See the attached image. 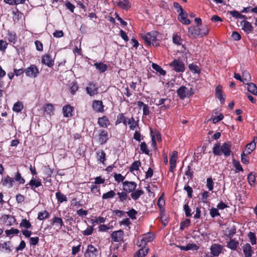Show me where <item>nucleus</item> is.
I'll return each instance as SVG.
<instances>
[{
    "instance_id": "obj_1",
    "label": "nucleus",
    "mask_w": 257,
    "mask_h": 257,
    "mask_svg": "<svg viewBox=\"0 0 257 257\" xmlns=\"http://www.w3.org/2000/svg\"><path fill=\"white\" fill-rule=\"evenodd\" d=\"M231 147L230 142H225L222 145H220L219 143H216L213 148V153L216 156H220L223 155L225 157H227L232 153Z\"/></svg>"
},
{
    "instance_id": "obj_2",
    "label": "nucleus",
    "mask_w": 257,
    "mask_h": 257,
    "mask_svg": "<svg viewBox=\"0 0 257 257\" xmlns=\"http://www.w3.org/2000/svg\"><path fill=\"white\" fill-rule=\"evenodd\" d=\"M159 33L156 31H152L148 33L146 35L143 36L142 39L144 40L145 43L148 46H151V43L154 46H158L159 45L157 42L158 40V36Z\"/></svg>"
},
{
    "instance_id": "obj_3",
    "label": "nucleus",
    "mask_w": 257,
    "mask_h": 257,
    "mask_svg": "<svg viewBox=\"0 0 257 257\" xmlns=\"http://www.w3.org/2000/svg\"><path fill=\"white\" fill-rule=\"evenodd\" d=\"M177 96L181 99H184L185 98H188L194 94V89L191 87L188 88L185 86H180L177 90Z\"/></svg>"
},
{
    "instance_id": "obj_4",
    "label": "nucleus",
    "mask_w": 257,
    "mask_h": 257,
    "mask_svg": "<svg viewBox=\"0 0 257 257\" xmlns=\"http://www.w3.org/2000/svg\"><path fill=\"white\" fill-rule=\"evenodd\" d=\"M169 65L176 72H183L185 70V64L180 59H174Z\"/></svg>"
},
{
    "instance_id": "obj_5",
    "label": "nucleus",
    "mask_w": 257,
    "mask_h": 257,
    "mask_svg": "<svg viewBox=\"0 0 257 257\" xmlns=\"http://www.w3.org/2000/svg\"><path fill=\"white\" fill-rule=\"evenodd\" d=\"M1 220L5 226L8 227L18 223L15 217L11 215H3L1 218Z\"/></svg>"
},
{
    "instance_id": "obj_6",
    "label": "nucleus",
    "mask_w": 257,
    "mask_h": 257,
    "mask_svg": "<svg viewBox=\"0 0 257 257\" xmlns=\"http://www.w3.org/2000/svg\"><path fill=\"white\" fill-rule=\"evenodd\" d=\"M26 75L31 78H36L39 74V69L37 67L34 65H31L29 67L25 69Z\"/></svg>"
},
{
    "instance_id": "obj_7",
    "label": "nucleus",
    "mask_w": 257,
    "mask_h": 257,
    "mask_svg": "<svg viewBox=\"0 0 257 257\" xmlns=\"http://www.w3.org/2000/svg\"><path fill=\"white\" fill-rule=\"evenodd\" d=\"M137 184L133 181H125L122 183L123 190L126 192H133L137 188Z\"/></svg>"
},
{
    "instance_id": "obj_8",
    "label": "nucleus",
    "mask_w": 257,
    "mask_h": 257,
    "mask_svg": "<svg viewBox=\"0 0 257 257\" xmlns=\"http://www.w3.org/2000/svg\"><path fill=\"white\" fill-rule=\"evenodd\" d=\"M42 185V183L40 179L32 177L30 182L26 185V188H30L31 190L36 192V188Z\"/></svg>"
},
{
    "instance_id": "obj_9",
    "label": "nucleus",
    "mask_w": 257,
    "mask_h": 257,
    "mask_svg": "<svg viewBox=\"0 0 257 257\" xmlns=\"http://www.w3.org/2000/svg\"><path fill=\"white\" fill-rule=\"evenodd\" d=\"M98 87L96 83L90 82L88 83V86L86 88L87 94L92 96L98 94Z\"/></svg>"
},
{
    "instance_id": "obj_10",
    "label": "nucleus",
    "mask_w": 257,
    "mask_h": 257,
    "mask_svg": "<svg viewBox=\"0 0 257 257\" xmlns=\"http://www.w3.org/2000/svg\"><path fill=\"white\" fill-rule=\"evenodd\" d=\"M223 246L218 243H213L210 248V253L215 256H218L222 252Z\"/></svg>"
},
{
    "instance_id": "obj_11",
    "label": "nucleus",
    "mask_w": 257,
    "mask_h": 257,
    "mask_svg": "<svg viewBox=\"0 0 257 257\" xmlns=\"http://www.w3.org/2000/svg\"><path fill=\"white\" fill-rule=\"evenodd\" d=\"M14 183V179L13 178L7 175L2 177L0 183L4 187L11 188L13 186Z\"/></svg>"
},
{
    "instance_id": "obj_12",
    "label": "nucleus",
    "mask_w": 257,
    "mask_h": 257,
    "mask_svg": "<svg viewBox=\"0 0 257 257\" xmlns=\"http://www.w3.org/2000/svg\"><path fill=\"white\" fill-rule=\"evenodd\" d=\"M42 63L49 67H52L54 64V60L50 54L44 55L42 57Z\"/></svg>"
},
{
    "instance_id": "obj_13",
    "label": "nucleus",
    "mask_w": 257,
    "mask_h": 257,
    "mask_svg": "<svg viewBox=\"0 0 257 257\" xmlns=\"http://www.w3.org/2000/svg\"><path fill=\"white\" fill-rule=\"evenodd\" d=\"M123 231L122 230L113 231L111 234L112 240L113 242H120L123 240Z\"/></svg>"
},
{
    "instance_id": "obj_14",
    "label": "nucleus",
    "mask_w": 257,
    "mask_h": 257,
    "mask_svg": "<svg viewBox=\"0 0 257 257\" xmlns=\"http://www.w3.org/2000/svg\"><path fill=\"white\" fill-rule=\"evenodd\" d=\"M179 21L184 25H189L191 23V21L187 18V14L184 11L179 13L178 16Z\"/></svg>"
},
{
    "instance_id": "obj_15",
    "label": "nucleus",
    "mask_w": 257,
    "mask_h": 257,
    "mask_svg": "<svg viewBox=\"0 0 257 257\" xmlns=\"http://www.w3.org/2000/svg\"><path fill=\"white\" fill-rule=\"evenodd\" d=\"M242 30L246 33H251L253 31V27L251 23L246 20H243L240 22Z\"/></svg>"
},
{
    "instance_id": "obj_16",
    "label": "nucleus",
    "mask_w": 257,
    "mask_h": 257,
    "mask_svg": "<svg viewBox=\"0 0 257 257\" xmlns=\"http://www.w3.org/2000/svg\"><path fill=\"white\" fill-rule=\"evenodd\" d=\"M51 225L52 226H56L58 228V230L60 229L63 226H64L63 221L61 217L54 216L51 219Z\"/></svg>"
},
{
    "instance_id": "obj_17",
    "label": "nucleus",
    "mask_w": 257,
    "mask_h": 257,
    "mask_svg": "<svg viewBox=\"0 0 257 257\" xmlns=\"http://www.w3.org/2000/svg\"><path fill=\"white\" fill-rule=\"evenodd\" d=\"M62 111L64 117H71L73 115L72 113L74 111V107L69 104L66 105L63 107Z\"/></svg>"
},
{
    "instance_id": "obj_18",
    "label": "nucleus",
    "mask_w": 257,
    "mask_h": 257,
    "mask_svg": "<svg viewBox=\"0 0 257 257\" xmlns=\"http://www.w3.org/2000/svg\"><path fill=\"white\" fill-rule=\"evenodd\" d=\"M104 106L102 102L99 100H94L92 103V108L96 112H101L104 111Z\"/></svg>"
},
{
    "instance_id": "obj_19",
    "label": "nucleus",
    "mask_w": 257,
    "mask_h": 257,
    "mask_svg": "<svg viewBox=\"0 0 257 257\" xmlns=\"http://www.w3.org/2000/svg\"><path fill=\"white\" fill-rule=\"evenodd\" d=\"M243 253L245 257H251L253 252L249 243L245 244L242 247Z\"/></svg>"
},
{
    "instance_id": "obj_20",
    "label": "nucleus",
    "mask_w": 257,
    "mask_h": 257,
    "mask_svg": "<svg viewBox=\"0 0 257 257\" xmlns=\"http://www.w3.org/2000/svg\"><path fill=\"white\" fill-rule=\"evenodd\" d=\"M108 139V133L105 130H101L99 135V142L101 144H104Z\"/></svg>"
},
{
    "instance_id": "obj_21",
    "label": "nucleus",
    "mask_w": 257,
    "mask_h": 257,
    "mask_svg": "<svg viewBox=\"0 0 257 257\" xmlns=\"http://www.w3.org/2000/svg\"><path fill=\"white\" fill-rule=\"evenodd\" d=\"M98 124L102 127H107L110 125V122L106 116H103L98 119Z\"/></svg>"
},
{
    "instance_id": "obj_22",
    "label": "nucleus",
    "mask_w": 257,
    "mask_h": 257,
    "mask_svg": "<svg viewBox=\"0 0 257 257\" xmlns=\"http://www.w3.org/2000/svg\"><path fill=\"white\" fill-rule=\"evenodd\" d=\"M196 26H191L188 28V36L191 38L196 39L198 37Z\"/></svg>"
},
{
    "instance_id": "obj_23",
    "label": "nucleus",
    "mask_w": 257,
    "mask_h": 257,
    "mask_svg": "<svg viewBox=\"0 0 257 257\" xmlns=\"http://www.w3.org/2000/svg\"><path fill=\"white\" fill-rule=\"evenodd\" d=\"M215 95L220 100L221 103H223L224 102L225 98L224 95L222 94L221 87L220 85L217 86L216 88Z\"/></svg>"
},
{
    "instance_id": "obj_24",
    "label": "nucleus",
    "mask_w": 257,
    "mask_h": 257,
    "mask_svg": "<svg viewBox=\"0 0 257 257\" xmlns=\"http://www.w3.org/2000/svg\"><path fill=\"white\" fill-rule=\"evenodd\" d=\"M239 245V242L235 239H230L227 243L226 246L233 250H236Z\"/></svg>"
},
{
    "instance_id": "obj_25",
    "label": "nucleus",
    "mask_w": 257,
    "mask_h": 257,
    "mask_svg": "<svg viewBox=\"0 0 257 257\" xmlns=\"http://www.w3.org/2000/svg\"><path fill=\"white\" fill-rule=\"evenodd\" d=\"M117 4L123 10H127L131 8V4L128 0H118Z\"/></svg>"
},
{
    "instance_id": "obj_26",
    "label": "nucleus",
    "mask_w": 257,
    "mask_h": 257,
    "mask_svg": "<svg viewBox=\"0 0 257 257\" xmlns=\"http://www.w3.org/2000/svg\"><path fill=\"white\" fill-rule=\"evenodd\" d=\"M137 105L140 107H143V113L144 115L147 116L150 114L149 107L147 104H145L143 101H139L137 102Z\"/></svg>"
},
{
    "instance_id": "obj_27",
    "label": "nucleus",
    "mask_w": 257,
    "mask_h": 257,
    "mask_svg": "<svg viewBox=\"0 0 257 257\" xmlns=\"http://www.w3.org/2000/svg\"><path fill=\"white\" fill-rule=\"evenodd\" d=\"M11 241H6L3 243L0 244V250L2 251H6L7 252H11L12 249H11Z\"/></svg>"
},
{
    "instance_id": "obj_28",
    "label": "nucleus",
    "mask_w": 257,
    "mask_h": 257,
    "mask_svg": "<svg viewBox=\"0 0 257 257\" xmlns=\"http://www.w3.org/2000/svg\"><path fill=\"white\" fill-rule=\"evenodd\" d=\"M97 160L98 161L104 165V162L106 161V154L103 150L98 151L96 152Z\"/></svg>"
},
{
    "instance_id": "obj_29",
    "label": "nucleus",
    "mask_w": 257,
    "mask_h": 257,
    "mask_svg": "<svg viewBox=\"0 0 257 257\" xmlns=\"http://www.w3.org/2000/svg\"><path fill=\"white\" fill-rule=\"evenodd\" d=\"M120 123H123L124 125H126L127 121L126 117L124 116L122 113H119L117 115L116 120L115 121V125H117Z\"/></svg>"
},
{
    "instance_id": "obj_30",
    "label": "nucleus",
    "mask_w": 257,
    "mask_h": 257,
    "mask_svg": "<svg viewBox=\"0 0 257 257\" xmlns=\"http://www.w3.org/2000/svg\"><path fill=\"white\" fill-rule=\"evenodd\" d=\"M5 232L7 236L12 237L15 235H18L20 232V230L12 227L10 229L6 230Z\"/></svg>"
},
{
    "instance_id": "obj_31",
    "label": "nucleus",
    "mask_w": 257,
    "mask_h": 257,
    "mask_svg": "<svg viewBox=\"0 0 257 257\" xmlns=\"http://www.w3.org/2000/svg\"><path fill=\"white\" fill-rule=\"evenodd\" d=\"M144 191L141 189L135 190L131 194L132 198L134 200H138L143 194Z\"/></svg>"
},
{
    "instance_id": "obj_32",
    "label": "nucleus",
    "mask_w": 257,
    "mask_h": 257,
    "mask_svg": "<svg viewBox=\"0 0 257 257\" xmlns=\"http://www.w3.org/2000/svg\"><path fill=\"white\" fill-rule=\"evenodd\" d=\"M148 247L142 248L134 254V257H144L148 253Z\"/></svg>"
},
{
    "instance_id": "obj_33",
    "label": "nucleus",
    "mask_w": 257,
    "mask_h": 257,
    "mask_svg": "<svg viewBox=\"0 0 257 257\" xmlns=\"http://www.w3.org/2000/svg\"><path fill=\"white\" fill-rule=\"evenodd\" d=\"M87 253H91L92 257H96L97 255L98 250L92 245H88L87 249Z\"/></svg>"
},
{
    "instance_id": "obj_34",
    "label": "nucleus",
    "mask_w": 257,
    "mask_h": 257,
    "mask_svg": "<svg viewBox=\"0 0 257 257\" xmlns=\"http://www.w3.org/2000/svg\"><path fill=\"white\" fill-rule=\"evenodd\" d=\"M56 197L58 202L59 203H62L63 202H66L67 201V197L60 191H58L56 193Z\"/></svg>"
},
{
    "instance_id": "obj_35",
    "label": "nucleus",
    "mask_w": 257,
    "mask_h": 257,
    "mask_svg": "<svg viewBox=\"0 0 257 257\" xmlns=\"http://www.w3.org/2000/svg\"><path fill=\"white\" fill-rule=\"evenodd\" d=\"M32 225L30 221L27 219H22L20 223V227L21 228H24V229H29L31 228Z\"/></svg>"
},
{
    "instance_id": "obj_36",
    "label": "nucleus",
    "mask_w": 257,
    "mask_h": 257,
    "mask_svg": "<svg viewBox=\"0 0 257 257\" xmlns=\"http://www.w3.org/2000/svg\"><path fill=\"white\" fill-rule=\"evenodd\" d=\"M247 90L252 94L257 95V86L253 83H247Z\"/></svg>"
},
{
    "instance_id": "obj_37",
    "label": "nucleus",
    "mask_w": 257,
    "mask_h": 257,
    "mask_svg": "<svg viewBox=\"0 0 257 257\" xmlns=\"http://www.w3.org/2000/svg\"><path fill=\"white\" fill-rule=\"evenodd\" d=\"M8 40L10 42L15 44L17 41L16 33L14 31L8 32Z\"/></svg>"
},
{
    "instance_id": "obj_38",
    "label": "nucleus",
    "mask_w": 257,
    "mask_h": 257,
    "mask_svg": "<svg viewBox=\"0 0 257 257\" xmlns=\"http://www.w3.org/2000/svg\"><path fill=\"white\" fill-rule=\"evenodd\" d=\"M94 66L98 70L100 73H103L105 72L107 69V66L106 64L103 63H94Z\"/></svg>"
},
{
    "instance_id": "obj_39",
    "label": "nucleus",
    "mask_w": 257,
    "mask_h": 257,
    "mask_svg": "<svg viewBox=\"0 0 257 257\" xmlns=\"http://www.w3.org/2000/svg\"><path fill=\"white\" fill-rule=\"evenodd\" d=\"M141 166V163L140 161L134 162L130 167V171L133 172L135 171H138Z\"/></svg>"
},
{
    "instance_id": "obj_40",
    "label": "nucleus",
    "mask_w": 257,
    "mask_h": 257,
    "mask_svg": "<svg viewBox=\"0 0 257 257\" xmlns=\"http://www.w3.org/2000/svg\"><path fill=\"white\" fill-rule=\"evenodd\" d=\"M227 233L225 234L226 236L231 238L236 233V226L233 225L230 228H227L226 230Z\"/></svg>"
},
{
    "instance_id": "obj_41",
    "label": "nucleus",
    "mask_w": 257,
    "mask_h": 257,
    "mask_svg": "<svg viewBox=\"0 0 257 257\" xmlns=\"http://www.w3.org/2000/svg\"><path fill=\"white\" fill-rule=\"evenodd\" d=\"M127 123L129 125L130 128L131 130H134L136 127L138 126V123L137 121H135L133 117L129 118Z\"/></svg>"
},
{
    "instance_id": "obj_42",
    "label": "nucleus",
    "mask_w": 257,
    "mask_h": 257,
    "mask_svg": "<svg viewBox=\"0 0 257 257\" xmlns=\"http://www.w3.org/2000/svg\"><path fill=\"white\" fill-rule=\"evenodd\" d=\"M13 179L14 181L18 182L20 184H24L25 183V180L22 177L19 171L15 174Z\"/></svg>"
},
{
    "instance_id": "obj_43",
    "label": "nucleus",
    "mask_w": 257,
    "mask_h": 257,
    "mask_svg": "<svg viewBox=\"0 0 257 257\" xmlns=\"http://www.w3.org/2000/svg\"><path fill=\"white\" fill-rule=\"evenodd\" d=\"M50 216L49 213L47 210H44L42 212L38 213L37 219L40 220L48 218Z\"/></svg>"
},
{
    "instance_id": "obj_44",
    "label": "nucleus",
    "mask_w": 257,
    "mask_h": 257,
    "mask_svg": "<svg viewBox=\"0 0 257 257\" xmlns=\"http://www.w3.org/2000/svg\"><path fill=\"white\" fill-rule=\"evenodd\" d=\"M23 108L24 106L23 103L21 101H18L14 104L13 110L15 112H19L23 109Z\"/></svg>"
},
{
    "instance_id": "obj_45",
    "label": "nucleus",
    "mask_w": 257,
    "mask_h": 257,
    "mask_svg": "<svg viewBox=\"0 0 257 257\" xmlns=\"http://www.w3.org/2000/svg\"><path fill=\"white\" fill-rule=\"evenodd\" d=\"M115 193L113 190H110L105 193H104L102 196V199H108L113 198L115 195Z\"/></svg>"
},
{
    "instance_id": "obj_46",
    "label": "nucleus",
    "mask_w": 257,
    "mask_h": 257,
    "mask_svg": "<svg viewBox=\"0 0 257 257\" xmlns=\"http://www.w3.org/2000/svg\"><path fill=\"white\" fill-rule=\"evenodd\" d=\"M256 148V143L251 142L246 146V151L248 154H250Z\"/></svg>"
},
{
    "instance_id": "obj_47",
    "label": "nucleus",
    "mask_w": 257,
    "mask_h": 257,
    "mask_svg": "<svg viewBox=\"0 0 257 257\" xmlns=\"http://www.w3.org/2000/svg\"><path fill=\"white\" fill-rule=\"evenodd\" d=\"M153 68L157 72L162 75H165L166 74V71L164 70L161 66L157 64H152Z\"/></svg>"
},
{
    "instance_id": "obj_48",
    "label": "nucleus",
    "mask_w": 257,
    "mask_h": 257,
    "mask_svg": "<svg viewBox=\"0 0 257 257\" xmlns=\"http://www.w3.org/2000/svg\"><path fill=\"white\" fill-rule=\"evenodd\" d=\"M189 69L191 72L194 73H199L200 72V70L199 67L193 63L190 64L188 66Z\"/></svg>"
},
{
    "instance_id": "obj_49",
    "label": "nucleus",
    "mask_w": 257,
    "mask_h": 257,
    "mask_svg": "<svg viewBox=\"0 0 257 257\" xmlns=\"http://www.w3.org/2000/svg\"><path fill=\"white\" fill-rule=\"evenodd\" d=\"M117 195H118L119 201L121 202L125 201L128 198L127 192L124 191L121 192H118Z\"/></svg>"
},
{
    "instance_id": "obj_50",
    "label": "nucleus",
    "mask_w": 257,
    "mask_h": 257,
    "mask_svg": "<svg viewBox=\"0 0 257 257\" xmlns=\"http://www.w3.org/2000/svg\"><path fill=\"white\" fill-rule=\"evenodd\" d=\"M91 223L93 224V225H95L96 224L98 223H102L105 222V219L101 216H99L96 217L95 219H91Z\"/></svg>"
},
{
    "instance_id": "obj_51",
    "label": "nucleus",
    "mask_w": 257,
    "mask_h": 257,
    "mask_svg": "<svg viewBox=\"0 0 257 257\" xmlns=\"http://www.w3.org/2000/svg\"><path fill=\"white\" fill-rule=\"evenodd\" d=\"M54 110V106L51 104H47L45 107V111L50 115L53 113Z\"/></svg>"
},
{
    "instance_id": "obj_52",
    "label": "nucleus",
    "mask_w": 257,
    "mask_h": 257,
    "mask_svg": "<svg viewBox=\"0 0 257 257\" xmlns=\"http://www.w3.org/2000/svg\"><path fill=\"white\" fill-rule=\"evenodd\" d=\"M232 164L236 170L241 172L243 171V169L238 161L233 159L232 160Z\"/></svg>"
},
{
    "instance_id": "obj_53",
    "label": "nucleus",
    "mask_w": 257,
    "mask_h": 257,
    "mask_svg": "<svg viewBox=\"0 0 257 257\" xmlns=\"http://www.w3.org/2000/svg\"><path fill=\"white\" fill-rule=\"evenodd\" d=\"M137 213V211L133 208L126 212L127 215L132 219H136V215Z\"/></svg>"
},
{
    "instance_id": "obj_54",
    "label": "nucleus",
    "mask_w": 257,
    "mask_h": 257,
    "mask_svg": "<svg viewBox=\"0 0 257 257\" xmlns=\"http://www.w3.org/2000/svg\"><path fill=\"white\" fill-rule=\"evenodd\" d=\"M173 42L177 45H180L182 43V40L180 36L177 34H174L173 36Z\"/></svg>"
},
{
    "instance_id": "obj_55",
    "label": "nucleus",
    "mask_w": 257,
    "mask_h": 257,
    "mask_svg": "<svg viewBox=\"0 0 257 257\" xmlns=\"http://www.w3.org/2000/svg\"><path fill=\"white\" fill-rule=\"evenodd\" d=\"M44 174L47 176V177H51L53 171L50 168L49 166H45L43 169Z\"/></svg>"
},
{
    "instance_id": "obj_56",
    "label": "nucleus",
    "mask_w": 257,
    "mask_h": 257,
    "mask_svg": "<svg viewBox=\"0 0 257 257\" xmlns=\"http://www.w3.org/2000/svg\"><path fill=\"white\" fill-rule=\"evenodd\" d=\"M177 157H178V152L176 151H174L172 153V154L171 157H170V164H176Z\"/></svg>"
},
{
    "instance_id": "obj_57",
    "label": "nucleus",
    "mask_w": 257,
    "mask_h": 257,
    "mask_svg": "<svg viewBox=\"0 0 257 257\" xmlns=\"http://www.w3.org/2000/svg\"><path fill=\"white\" fill-rule=\"evenodd\" d=\"M140 149L143 153L147 155H148L149 154V150L148 148L147 144L145 142H142L141 144Z\"/></svg>"
},
{
    "instance_id": "obj_58",
    "label": "nucleus",
    "mask_w": 257,
    "mask_h": 257,
    "mask_svg": "<svg viewBox=\"0 0 257 257\" xmlns=\"http://www.w3.org/2000/svg\"><path fill=\"white\" fill-rule=\"evenodd\" d=\"M147 241L145 240L144 236L138 238L137 245L139 246H145L147 244Z\"/></svg>"
},
{
    "instance_id": "obj_59",
    "label": "nucleus",
    "mask_w": 257,
    "mask_h": 257,
    "mask_svg": "<svg viewBox=\"0 0 257 257\" xmlns=\"http://www.w3.org/2000/svg\"><path fill=\"white\" fill-rule=\"evenodd\" d=\"M78 85L77 82H73L71 83L70 89L72 94L74 95L78 89Z\"/></svg>"
},
{
    "instance_id": "obj_60",
    "label": "nucleus",
    "mask_w": 257,
    "mask_h": 257,
    "mask_svg": "<svg viewBox=\"0 0 257 257\" xmlns=\"http://www.w3.org/2000/svg\"><path fill=\"white\" fill-rule=\"evenodd\" d=\"M201 37L207 35L209 33V28L206 25H204L201 28Z\"/></svg>"
},
{
    "instance_id": "obj_61",
    "label": "nucleus",
    "mask_w": 257,
    "mask_h": 257,
    "mask_svg": "<svg viewBox=\"0 0 257 257\" xmlns=\"http://www.w3.org/2000/svg\"><path fill=\"white\" fill-rule=\"evenodd\" d=\"M210 215L212 218H214L216 216L220 215V213L217 208L212 207L210 210Z\"/></svg>"
},
{
    "instance_id": "obj_62",
    "label": "nucleus",
    "mask_w": 257,
    "mask_h": 257,
    "mask_svg": "<svg viewBox=\"0 0 257 257\" xmlns=\"http://www.w3.org/2000/svg\"><path fill=\"white\" fill-rule=\"evenodd\" d=\"M94 228L93 226H89L85 230L83 231L84 235L88 236L92 234Z\"/></svg>"
},
{
    "instance_id": "obj_63",
    "label": "nucleus",
    "mask_w": 257,
    "mask_h": 257,
    "mask_svg": "<svg viewBox=\"0 0 257 257\" xmlns=\"http://www.w3.org/2000/svg\"><path fill=\"white\" fill-rule=\"evenodd\" d=\"M248 237L249 238V240H250V241L252 245H254V244H256V236H255V234L253 232H250L248 233Z\"/></svg>"
},
{
    "instance_id": "obj_64",
    "label": "nucleus",
    "mask_w": 257,
    "mask_h": 257,
    "mask_svg": "<svg viewBox=\"0 0 257 257\" xmlns=\"http://www.w3.org/2000/svg\"><path fill=\"white\" fill-rule=\"evenodd\" d=\"M184 189L187 192L188 197L189 198H191L192 197L193 193L192 188L189 185H186L185 186Z\"/></svg>"
}]
</instances>
